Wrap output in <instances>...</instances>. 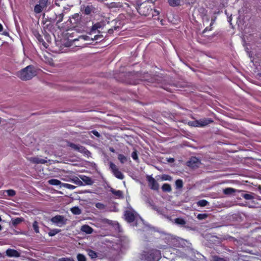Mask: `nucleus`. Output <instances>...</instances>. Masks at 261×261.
Returning a JSON list of instances; mask_svg holds the SVG:
<instances>
[{
	"instance_id": "obj_60",
	"label": "nucleus",
	"mask_w": 261,
	"mask_h": 261,
	"mask_svg": "<svg viewBox=\"0 0 261 261\" xmlns=\"http://www.w3.org/2000/svg\"><path fill=\"white\" fill-rule=\"evenodd\" d=\"M108 32L109 34H112L113 33V30L112 29H110Z\"/></svg>"
},
{
	"instance_id": "obj_32",
	"label": "nucleus",
	"mask_w": 261,
	"mask_h": 261,
	"mask_svg": "<svg viewBox=\"0 0 261 261\" xmlns=\"http://www.w3.org/2000/svg\"><path fill=\"white\" fill-rule=\"evenodd\" d=\"M197 204L199 206L204 207L208 204V202L205 199H202L199 200Z\"/></svg>"
},
{
	"instance_id": "obj_49",
	"label": "nucleus",
	"mask_w": 261,
	"mask_h": 261,
	"mask_svg": "<svg viewBox=\"0 0 261 261\" xmlns=\"http://www.w3.org/2000/svg\"><path fill=\"white\" fill-rule=\"evenodd\" d=\"M44 25H45V26L43 27V33L45 35V34H47L46 29L51 28L52 27V25H51V23H46V24H44Z\"/></svg>"
},
{
	"instance_id": "obj_52",
	"label": "nucleus",
	"mask_w": 261,
	"mask_h": 261,
	"mask_svg": "<svg viewBox=\"0 0 261 261\" xmlns=\"http://www.w3.org/2000/svg\"><path fill=\"white\" fill-rule=\"evenodd\" d=\"M132 157L134 160L137 161L138 159V154L136 150L134 151L132 153Z\"/></svg>"
},
{
	"instance_id": "obj_41",
	"label": "nucleus",
	"mask_w": 261,
	"mask_h": 261,
	"mask_svg": "<svg viewBox=\"0 0 261 261\" xmlns=\"http://www.w3.org/2000/svg\"><path fill=\"white\" fill-rule=\"evenodd\" d=\"M91 39L87 35H82L79 36L78 39H75L74 40V41L75 42L76 41H79L80 39H83L84 40H91Z\"/></svg>"
},
{
	"instance_id": "obj_18",
	"label": "nucleus",
	"mask_w": 261,
	"mask_h": 261,
	"mask_svg": "<svg viewBox=\"0 0 261 261\" xmlns=\"http://www.w3.org/2000/svg\"><path fill=\"white\" fill-rule=\"evenodd\" d=\"M150 14L151 15L152 19L153 20H157L158 21H159L160 18H159V11L156 10H152V9H150L149 11V12L148 13V16Z\"/></svg>"
},
{
	"instance_id": "obj_55",
	"label": "nucleus",
	"mask_w": 261,
	"mask_h": 261,
	"mask_svg": "<svg viewBox=\"0 0 261 261\" xmlns=\"http://www.w3.org/2000/svg\"><path fill=\"white\" fill-rule=\"evenodd\" d=\"M91 133L98 138L100 137V134L96 130H93L91 132Z\"/></svg>"
},
{
	"instance_id": "obj_20",
	"label": "nucleus",
	"mask_w": 261,
	"mask_h": 261,
	"mask_svg": "<svg viewBox=\"0 0 261 261\" xmlns=\"http://www.w3.org/2000/svg\"><path fill=\"white\" fill-rule=\"evenodd\" d=\"M24 219L22 217H18L16 218H12L11 219V223L12 224L13 226L16 227L17 225L20 224L21 222H23Z\"/></svg>"
},
{
	"instance_id": "obj_25",
	"label": "nucleus",
	"mask_w": 261,
	"mask_h": 261,
	"mask_svg": "<svg viewBox=\"0 0 261 261\" xmlns=\"http://www.w3.org/2000/svg\"><path fill=\"white\" fill-rule=\"evenodd\" d=\"M169 4L172 7H176L180 5V0H168Z\"/></svg>"
},
{
	"instance_id": "obj_29",
	"label": "nucleus",
	"mask_w": 261,
	"mask_h": 261,
	"mask_svg": "<svg viewBox=\"0 0 261 261\" xmlns=\"http://www.w3.org/2000/svg\"><path fill=\"white\" fill-rule=\"evenodd\" d=\"M71 212L74 215H80L82 213L81 210L78 206H74L71 208Z\"/></svg>"
},
{
	"instance_id": "obj_45",
	"label": "nucleus",
	"mask_w": 261,
	"mask_h": 261,
	"mask_svg": "<svg viewBox=\"0 0 261 261\" xmlns=\"http://www.w3.org/2000/svg\"><path fill=\"white\" fill-rule=\"evenodd\" d=\"M4 192H6L8 196L13 197L16 195V192L14 190H8L4 191Z\"/></svg>"
},
{
	"instance_id": "obj_38",
	"label": "nucleus",
	"mask_w": 261,
	"mask_h": 261,
	"mask_svg": "<svg viewBox=\"0 0 261 261\" xmlns=\"http://www.w3.org/2000/svg\"><path fill=\"white\" fill-rule=\"evenodd\" d=\"M242 197L246 200H252L254 198V197L251 194H242Z\"/></svg>"
},
{
	"instance_id": "obj_27",
	"label": "nucleus",
	"mask_w": 261,
	"mask_h": 261,
	"mask_svg": "<svg viewBox=\"0 0 261 261\" xmlns=\"http://www.w3.org/2000/svg\"><path fill=\"white\" fill-rule=\"evenodd\" d=\"M236 192V190L232 188H227L223 190V193L225 195H231Z\"/></svg>"
},
{
	"instance_id": "obj_10",
	"label": "nucleus",
	"mask_w": 261,
	"mask_h": 261,
	"mask_svg": "<svg viewBox=\"0 0 261 261\" xmlns=\"http://www.w3.org/2000/svg\"><path fill=\"white\" fill-rule=\"evenodd\" d=\"M105 24L103 21L97 22L95 24H93L90 30L89 34L95 33L96 31L99 29L102 28Z\"/></svg>"
},
{
	"instance_id": "obj_57",
	"label": "nucleus",
	"mask_w": 261,
	"mask_h": 261,
	"mask_svg": "<svg viewBox=\"0 0 261 261\" xmlns=\"http://www.w3.org/2000/svg\"><path fill=\"white\" fill-rule=\"evenodd\" d=\"M45 13H44L43 14V20H42V23L44 25V24H46V23H47V22L48 21V19L46 18H44V16H45Z\"/></svg>"
},
{
	"instance_id": "obj_58",
	"label": "nucleus",
	"mask_w": 261,
	"mask_h": 261,
	"mask_svg": "<svg viewBox=\"0 0 261 261\" xmlns=\"http://www.w3.org/2000/svg\"><path fill=\"white\" fill-rule=\"evenodd\" d=\"M216 17H214L213 18H212L211 19V22L210 23V27H213V25H214V23H215V21L216 20Z\"/></svg>"
},
{
	"instance_id": "obj_21",
	"label": "nucleus",
	"mask_w": 261,
	"mask_h": 261,
	"mask_svg": "<svg viewBox=\"0 0 261 261\" xmlns=\"http://www.w3.org/2000/svg\"><path fill=\"white\" fill-rule=\"evenodd\" d=\"M81 230L87 234H91L92 233L93 229L89 225L85 224L81 227Z\"/></svg>"
},
{
	"instance_id": "obj_5",
	"label": "nucleus",
	"mask_w": 261,
	"mask_h": 261,
	"mask_svg": "<svg viewBox=\"0 0 261 261\" xmlns=\"http://www.w3.org/2000/svg\"><path fill=\"white\" fill-rule=\"evenodd\" d=\"M67 220V219L65 218V217L62 215H56L52 217L50 219V221L52 223L59 227L65 225Z\"/></svg>"
},
{
	"instance_id": "obj_50",
	"label": "nucleus",
	"mask_w": 261,
	"mask_h": 261,
	"mask_svg": "<svg viewBox=\"0 0 261 261\" xmlns=\"http://www.w3.org/2000/svg\"><path fill=\"white\" fill-rule=\"evenodd\" d=\"M103 38V35H95L93 38H91V40H100Z\"/></svg>"
},
{
	"instance_id": "obj_9",
	"label": "nucleus",
	"mask_w": 261,
	"mask_h": 261,
	"mask_svg": "<svg viewBox=\"0 0 261 261\" xmlns=\"http://www.w3.org/2000/svg\"><path fill=\"white\" fill-rule=\"evenodd\" d=\"M148 182L150 188L154 191H158L159 185L158 182L151 176L148 175Z\"/></svg>"
},
{
	"instance_id": "obj_42",
	"label": "nucleus",
	"mask_w": 261,
	"mask_h": 261,
	"mask_svg": "<svg viewBox=\"0 0 261 261\" xmlns=\"http://www.w3.org/2000/svg\"><path fill=\"white\" fill-rule=\"evenodd\" d=\"M0 33L3 35L6 36H9V33H8V32L6 31H4V27L1 23H0Z\"/></svg>"
},
{
	"instance_id": "obj_64",
	"label": "nucleus",
	"mask_w": 261,
	"mask_h": 261,
	"mask_svg": "<svg viewBox=\"0 0 261 261\" xmlns=\"http://www.w3.org/2000/svg\"><path fill=\"white\" fill-rule=\"evenodd\" d=\"M206 20H207V21H209V18H207Z\"/></svg>"
},
{
	"instance_id": "obj_12",
	"label": "nucleus",
	"mask_w": 261,
	"mask_h": 261,
	"mask_svg": "<svg viewBox=\"0 0 261 261\" xmlns=\"http://www.w3.org/2000/svg\"><path fill=\"white\" fill-rule=\"evenodd\" d=\"M33 34L34 36L36 37V38L37 39L38 42L40 43H42V44L47 48L46 46V43L44 41L42 36L39 34V32L37 30H34L32 31Z\"/></svg>"
},
{
	"instance_id": "obj_14",
	"label": "nucleus",
	"mask_w": 261,
	"mask_h": 261,
	"mask_svg": "<svg viewBox=\"0 0 261 261\" xmlns=\"http://www.w3.org/2000/svg\"><path fill=\"white\" fill-rule=\"evenodd\" d=\"M28 160L31 163L36 164H44L47 163L46 160L42 159H39L38 157H31L28 158Z\"/></svg>"
},
{
	"instance_id": "obj_16",
	"label": "nucleus",
	"mask_w": 261,
	"mask_h": 261,
	"mask_svg": "<svg viewBox=\"0 0 261 261\" xmlns=\"http://www.w3.org/2000/svg\"><path fill=\"white\" fill-rule=\"evenodd\" d=\"M198 122L200 127H203L213 123L214 121L211 118H203L198 120Z\"/></svg>"
},
{
	"instance_id": "obj_7",
	"label": "nucleus",
	"mask_w": 261,
	"mask_h": 261,
	"mask_svg": "<svg viewBox=\"0 0 261 261\" xmlns=\"http://www.w3.org/2000/svg\"><path fill=\"white\" fill-rule=\"evenodd\" d=\"M110 168L115 176L120 179L124 178V175L121 171L119 170L116 165L112 162L110 163Z\"/></svg>"
},
{
	"instance_id": "obj_59",
	"label": "nucleus",
	"mask_w": 261,
	"mask_h": 261,
	"mask_svg": "<svg viewBox=\"0 0 261 261\" xmlns=\"http://www.w3.org/2000/svg\"><path fill=\"white\" fill-rule=\"evenodd\" d=\"M215 261H226L224 258L217 257L215 259Z\"/></svg>"
},
{
	"instance_id": "obj_44",
	"label": "nucleus",
	"mask_w": 261,
	"mask_h": 261,
	"mask_svg": "<svg viewBox=\"0 0 261 261\" xmlns=\"http://www.w3.org/2000/svg\"><path fill=\"white\" fill-rule=\"evenodd\" d=\"M208 217V214L204 213V214H199L197 216V218L199 220H204Z\"/></svg>"
},
{
	"instance_id": "obj_19",
	"label": "nucleus",
	"mask_w": 261,
	"mask_h": 261,
	"mask_svg": "<svg viewBox=\"0 0 261 261\" xmlns=\"http://www.w3.org/2000/svg\"><path fill=\"white\" fill-rule=\"evenodd\" d=\"M80 178L86 185H92L94 183V181L90 177L85 175H82L80 176Z\"/></svg>"
},
{
	"instance_id": "obj_53",
	"label": "nucleus",
	"mask_w": 261,
	"mask_h": 261,
	"mask_svg": "<svg viewBox=\"0 0 261 261\" xmlns=\"http://www.w3.org/2000/svg\"><path fill=\"white\" fill-rule=\"evenodd\" d=\"M74 183L79 186L83 185V181L80 180L78 178L76 177V179L74 180Z\"/></svg>"
},
{
	"instance_id": "obj_62",
	"label": "nucleus",
	"mask_w": 261,
	"mask_h": 261,
	"mask_svg": "<svg viewBox=\"0 0 261 261\" xmlns=\"http://www.w3.org/2000/svg\"><path fill=\"white\" fill-rule=\"evenodd\" d=\"M159 21H160V24L161 25H163L164 24V23H163V21H164L163 19H161V20L160 19Z\"/></svg>"
},
{
	"instance_id": "obj_61",
	"label": "nucleus",
	"mask_w": 261,
	"mask_h": 261,
	"mask_svg": "<svg viewBox=\"0 0 261 261\" xmlns=\"http://www.w3.org/2000/svg\"><path fill=\"white\" fill-rule=\"evenodd\" d=\"M109 150L112 152H115V150L113 147H110Z\"/></svg>"
},
{
	"instance_id": "obj_17",
	"label": "nucleus",
	"mask_w": 261,
	"mask_h": 261,
	"mask_svg": "<svg viewBox=\"0 0 261 261\" xmlns=\"http://www.w3.org/2000/svg\"><path fill=\"white\" fill-rule=\"evenodd\" d=\"M110 191L118 198L122 199L124 198L123 192L120 190H116L111 188Z\"/></svg>"
},
{
	"instance_id": "obj_4",
	"label": "nucleus",
	"mask_w": 261,
	"mask_h": 261,
	"mask_svg": "<svg viewBox=\"0 0 261 261\" xmlns=\"http://www.w3.org/2000/svg\"><path fill=\"white\" fill-rule=\"evenodd\" d=\"M67 145L71 147L72 149L83 153L84 155H87V156H89L91 155V152L88 150L84 146L74 144L69 141H67Z\"/></svg>"
},
{
	"instance_id": "obj_46",
	"label": "nucleus",
	"mask_w": 261,
	"mask_h": 261,
	"mask_svg": "<svg viewBox=\"0 0 261 261\" xmlns=\"http://www.w3.org/2000/svg\"><path fill=\"white\" fill-rule=\"evenodd\" d=\"M95 207L99 210H104L106 206L102 203L97 202L95 203Z\"/></svg>"
},
{
	"instance_id": "obj_31",
	"label": "nucleus",
	"mask_w": 261,
	"mask_h": 261,
	"mask_svg": "<svg viewBox=\"0 0 261 261\" xmlns=\"http://www.w3.org/2000/svg\"><path fill=\"white\" fill-rule=\"evenodd\" d=\"M175 186L177 189H181L183 187V181L181 179H178L175 181Z\"/></svg>"
},
{
	"instance_id": "obj_1",
	"label": "nucleus",
	"mask_w": 261,
	"mask_h": 261,
	"mask_svg": "<svg viewBox=\"0 0 261 261\" xmlns=\"http://www.w3.org/2000/svg\"><path fill=\"white\" fill-rule=\"evenodd\" d=\"M125 220L129 223H135L136 227H139L138 230H141L146 227L143 220L134 211H126L124 212Z\"/></svg>"
},
{
	"instance_id": "obj_54",
	"label": "nucleus",
	"mask_w": 261,
	"mask_h": 261,
	"mask_svg": "<svg viewBox=\"0 0 261 261\" xmlns=\"http://www.w3.org/2000/svg\"><path fill=\"white\" fill-rule=\"evenodd\" d=\"M212 28H213V27H210V25L209 27H206L204 30L203 31H202V34H204L205 33H206V32L207 31H212Z\"/></svg>"
},
{
	"instance_id": "obj_6",
	"label": "nucleus",
	"mask_w": 261,
	"mask_h": 261,
	"mask_svg": "<svg viewBox=\"0 0 261 261\" xmlns=\"http://www.w3.org/2000/svg\"><path fill=\"white\" fill-rule=\"evenodd\" d=\"M161 257L159 250H150L148 251V261H158Z\"/></svg>"
},
{
	"instance_id": "obj_48",
	"label": "nucleus",
	"mask_w": 261,
	"mask_h": 261,
	"mask_svg": "<svg viewBox=\"0 0 261 261\" xmlns=\"http://www.w3.org/2000/svg\"><path fill=\"white\" fill-rule=\"evenodd\" d=\"M189 124L190 125H191V126H192L200 127L198 120H195V121H194L189 122Z\"/></svg>"
},
{
	"instance_id": "obj_34",
	"label": "nucleus",
	"mask_w": 261,
	"mask_h": 261,
	"mask_svg": "<svg viewBox=\"0 0 261 261\" xmlns=\"http://www.w3.org/2000/svg\"><path fill=\"white\" fill-rule=\"evenodd\" d=\"M174 221L175 223L180 225H184L186 223V221L184 219L180 218L175 219Z\"/></svg>"
},
{
	"instance_id": "obj_13",
	"label": "nucleus",
	"mask_w": 261,
	"mask_h": 261,
	"mask_svg": "<svg viewBox=\"0 0 261 261\" xmlns=\"http://www.w3.org/2000/svg\"><path fill=\"white\" fill-rule=\"evenodd\" d=\"M6 255L11 257H18L20 256V253L17 250L12 249H8L6 251Z\"/></svg>"
},
{
	"instance_id": "obj_33",
	"label": "nucleus",
	"mask_w": 261,
	"mask_h": 261,
	"mask_svg": "<svg viewBox=\"0 0 261 261\" xmlns=\"http://www.w3.org/2000/svg\"><path fill=\"white\" fill-rule=\"evenodd\" d=\"M160 179L162 181H171L172 180V177L170 175L168 174H163L161 176Z\"/></svg>"
},
{
	"instance_id": "obj_37",
	"label": "nucleus",
	"mask_w": 261,
	"mask_h": 261,
	"mask_svg": "<svg viewBox=\"0 0 261 261\" xmlns=\"http://www.w3.org/2000/svg\"><path fill=\"white\" fill-rule=\"evenodd\" d=\"M39 3L44 8H46L47 6L49 5V2L48 0H39Z\"/></svg>"
},
{
	"instance_id": "obj_36",
	"label": "nucleus",
	"mask_w": 261,
	"mask_h": 261,
	"mask_svg": "<svg viewBox=\"0 0 261 261\" xmlns=\"http://www.w3.org/2000/svg\"><path fill=\"white\" fill-rule=\"evenodd\" d=\"M61 231V229H50V231L48 232V236L49 237H53L55 236L56 234L59 233Z\"/></svg>"
},
{
	"instance_id": "obj_43",
	"label": "nucleus",
	"mask_w": 261,
	"mask_h": 261,
	"mask_svg": "<svg viewBox=\"0 0 261 261\" xmlns=\"http://www.w3.org/2000/svg\"><path fill=\"white\" fill-rule=\"evenodd\" d=\"M62 186L64 188H66L67 189H70V190L74 189L76 188V187L73 185H70L69 184H66V183L62 184Z\"/></svg>"
},
{
	"instance_id": "obj_24",
	"label": "nucleus",
	"mask_w": 261,
	"mask_h": 261,
	"mask_svg": "<svg viewBox=\"0 0 261 261\" xmlns=\"http://www.w3.org/2000/svg\"><path fill=\"white\" fill-rule=\"evenodd\" d=\"M87 251L88 255L91 259H95L97 257V253L95 251L91 249H88Z\"/></svg>"
},
{
	"instance_id": "obj_2",
	"label": "nucleus",
	"mask_w": 261,
	"mask_h": 261,
	"mask_svg": "<svg viewBox=\"0 0 261 261\" xmlns=\"http://www.w3.org/2000/svg\"><path fill=\"white\" fill-rule=\"evenodd\" d=\"M36 75V72L33 65H29L16 73V75L23 81L31 80Z\"/></svg>"
},
{
	"instance_id": "obj_47",
	"label": "nucleus",
	"mask_w": 261,
	"mask_h": 261,
	"mask_svg": "<svg viewBox=\"0 0 261 261\" xmlns=\"http://www.w3.org/2000/svg\"><path fill=\"white\" fill-rule=\"evenodd\" d=\"M77 259L78 261H86V258L82 254L79 253L77 255Z\"/></svg>"
},
{
	"instance_id": "obj_51",
	"label": "nucleus",
	"mask_w": 261,
	"mask_h": 261,
	"mask_svg": "<svg viewBox=\"0 0 261 261\" xmlns=\"http://www.w3.org/2000/svg\"><path fill=\"white\" fill-rule=\"evenodd\" d=\"M59 261H75L72 258L62 257L59 259Z\"/></svg>"
},
{
	"instance_id": "obj_22",
	"label": "nucleus",
	"mask_w": 261,
	"mask_h": 261,
	"mask_svg": "<svg viewBox=\"0 0 261 261\" xmlns=\"http://www.w3.org/2000/svg\"><path fill=\"white\" fill-rule=\"evenodd\" d=\"M162 190L164 192L170 193L172 191V188L170 184L165 183L162 186Z\"/></svg>"
},
{
	"instance_id": "obj_56",
	"label": "nucleus",
	"mask_w": 261,
	"mask_h": 261,
	"mask_svg": "<svg viewBox=\"0 0 261 261\" xmlns=\"http://www.w3.org/2000/svg\"><path fill=\"white\" fill-rule=\"evenodd\" d=\"M47 18L48 19V21H49L50 22H55L56 21L55 16L53 17H48Z\"/></svg>"
},
{
	"instance_id": "obj_26",
	"label": "nucleus",
	"mask_w": 261,
	"mask_h": 261,
	"mask_svg": "<svg viewBox=\"0 0 261 261\" xmlns=\"http://www.w3.org/2000/svg\"><path fill=\"white\" fill-rule=\"evenodd\" d=\"M44 8L41 6L39 4L35 6L34 11L36 14L41 13Z\"/></svg>"
},
{
	"instance_id": "obj_28",
	"label": "nucleus",
	"mask_w": 261,
	"mask_h": 261,
	"mask_svg": "<svg viewBox=\"0 0 261 261\" xmlns=\"http://www.w3.org/2000/svg\"><path fill=\"white\" fill-rule=\"evenodd\" d=\"M64 13H61L58 15L57 14H55V17L56 19V24H58V23H60L63 21V17H64Z\"/></svg>"
},
{
	"instance_id": "obj_63",
	"label": "nucleus",
	"mask_w": 261,
	"mask_h": 261,
	"mask_svg": "<svg viewBox=\"0 0 261 261\" xmlns=\"http://www.w3.org/2000/svg\"><path fill=\"white\" fill-rule=\"evenodd\" d=\"M55 4L58 6H59V4L57 3V1L55 2Z\"/></svg>"
},
{
	"instance_id": "obj_39",
	"label": "nucleus",
	"mask_w": 261,
	"mask_h": 261,
	"mask_svg": "<svg viewBox=\"0 0 261 261\" xmlns=\"http://www.w3.org/2000/svg\"><path fill=\"white\" fill-rule=\"evenodd\" d=\"M118 159L122 164H124L127 161L126 157L122 154L118 155Z\"/></svg>"
},
{
	"instance_id": "obj_15",
	"label": "nucleus",
	"mask_w": 261,
	"mask_h": 261,
	"mask_svg": "<svg viewBox=\"0 0 261 261\" xmlns=\"http://www.w3.org/2000/svg\"><path fill=\"white\" fill-rule=\"evenodd\" d=\"M137 9L140 15L146 16L147 10L146 9L145 4L141 3L140 5H138Z\"/></svg>"
},
{
	"instance_id": "obj_3",
	"label": "nucleus",
	"mask_w": 261,
	"mask_h": 261,
	"mask_svg": "<svg viewBox=\"0 0 261 261\" xmlns=\"http://www.w3.org/2000/svg\"><path fill=\"white\" fill-rule=\"evenodd\" d=\"M86 19H88V18H85V16H82L79 13H75L70 18V22L75 26H83L86 25V23L88 21V20L86 21Z\"/></svg>"
},
{
	"instance_id": "obj_11",
	"label": "nucleus",
	"mask_w": 261,
	"mask_h": 261,
	"mask_svg": "<svg viewBox=\"0 0 261 261\" xmlns=\"http://www.w3.org/2000/svg\"><path fill=\"white\" fill-rule=\"evenodd\" d=\"M82 11L87 15H90L91 12H94L95 8L93 5L83 6L81 7Z\"/></svg>"
},
{
	"instance_id": "obj_40",
	"label": "nucleus",
	"mask_w": 261,
	"mask_h": 261,
	"mask_svg": "<svg viewBox=\"0 0 261 261\" xmlns=\"http://www.w3.org/2000/svg\"><path fill=\"white\" fill-rule=\"evenodd\" d=\"M33 228L34 230V231L38 233L39 232V226H38V223L35 221L33 223Z\"/></svg>"
},
{
	"instance_id": "obj_8",
	"label": "nucleus",
	"mask_w": 261,
	"mask_h": 261,
	"mask_svg": "<svg viewBox=\"0 0 261 261\" xmlns=\"http://www.w3.org/2000/svg\"><path fill=\"white\" fill-rule=\"evenodd\" d=\"M159 79L160 77L158 76H154L150 79H149V77L148 76V83H154L156 82L157 84L159 85V87L166 90L167 91H170V89L168 87L167 85H163L162 83H159V81H160Z\"/></svg>"
},
{
	"instance_id": "obj_30",
	"label": "nucleus",
	"mask_w": 261,
	"mask_h": 261,
	"mask_svg": "<svg viewBox=\"0 0 261 261\" xmlns=\"http://www.w3.org/2000/svg\"><path fill=\"white\" fill-rule=\"evenodd\" d=\"M139 258L141 261H146L147 260V252L145 250H143L142 253L139 254Z\"/></svg>"
},
{
	"instance_id": "obj_23",
	"label": "nucleus",
	"mask_w": 261,
	"mask_h": 261,
	"mask_svg": "<svg viewBox=\"0 0 261 261\" xmlns=\"http://www.w3.org/2000/svg\"><path fill=\"white\" fill-rule=\"evenodd\" d=\"M48 182L49 184H50L51 185H54V186L61 185V187H62V184L63 183H62L61 182V181H60L59 180L57 179H49L48 181Z\"/></svg>"
},
{
	"instance_id": "obj_35",
	"label": "nucleus",
	"mask_w": 261,
	"mask_h": 261,
	"mask_svg": "<svg viewBox=\"0 0 261 261\" xmlns=\"http://www.w3.org/2000/svg\"><path fill=\"white\" fill-rule=\"evenodd\" d=\"M198 162V159L196 158H194L193 159H191L190 161L188 162V166L192 167H194L195 166V164L197 163Z\"/></svg>"
}]
</instances>
